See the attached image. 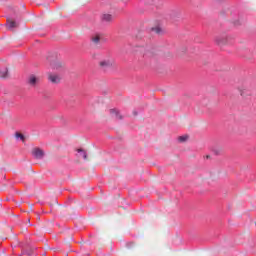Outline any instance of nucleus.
Listing matches in <instances>:
<instances>
[{"mask_svg": "<svg viewBox=\"0 0 256 256\" xmlns=\"http://www.w3.org/2000/svg\"><path fill=\"white\" fill-rule=\"evenodd\" d=\"M229 42V37L226 34H221L215 37V43L217 45H227Z\"/></svg>", "mask_w": 256, "mask_h": 256, "instance_id": "1", "label": "nucleus"}, {"mask_svg": "<svg viewBox=\"0 0 256 256\" xmlns=\"http://www.w3.org/2000/svg\"><path fill=\"white\" fill-rule=\"evenodd\" d=\"M32 155L35 159H43V157H45V152L43 151V149L35 147L32 150Z\"/></svg>", "mask_w": 256, "mask_h": 256, "instance_id": "2", "label": "nucleus"}, {"mask_svg": "<svg viewBox=\"0 0 256 256\" xmlns=\"http://www.w3.org/2000/svg\"><path fill=\"white\" fill-rule=\"evenodd\" d=\"M100 67H102V69H107L109 67H113V59L111 58H106L104 60H101L99 62Z\"/></svg>", "mask_w": 256, "mask_h": 256, "instance_id": "3", "label": "nucleus"}, {"mask_svg": "<svg viewBox=\"0 0 256 256\" xmlns=\"http://www.w3.org/2000/svg\"><path fill=\"white\" fill-rule=\"evenodd\" d=\"M48 79L51 81V83H59L61 81V76L56 73H49L48 74Z\"/></svg>", "mask_w": 256, "mask_h": 256, "instance_id": "4", "label": "nucleus"}, {"mask_svg": "<svg viewBox=\"0 0 256 256\" xmlns=\"http://www.w3.org/2000/svg\"><path fill=\"white\" fill-rule=\"evenodd\" d=\"M53 71H57L58 73H62L63 72V63L61 62H54L51 65Z\"/></svg>", "mask_w": 256, "mask_h": 256, "instance_id": "5", "label": "nucleus"}, {"mask_svg": "<svg viewBox=\"0 0 256 256\" xmlns=\"http://www.w3.org/2000/svg\"><path fill=\"white\" fill-rule=\"evenodd\" d=\"M28 83L29 85H32L33 87H35V85L39 83V78L35 75H30L28 78Z\"/></svg>", "mask_w": 256, "mask_h": 256, "instance_id": "6", "label": "nucleus"}, {"mask_svg": "<svg viewBox=\"0 0 256 256\" xmlns=\"http://www.w3.org/2000/svg\"><path fill=\"white\" fill-rule=\"evenodd\" d=\"M110 115H111V117H114V119H123V117L119 113V110H117L115 108L110 109Z\"/></svg>", "mask_w": 256, "mask_h": 256, "instance_id": "7", "label": "nucleus"}, {"mask_svg": "<svg viewBox=\"0 0 256 256\" xmlns=\"http://www.w3.org/2000/svg\"><path fill=\"white\" fill-rule=\"evenodd\" d=\"M6 27H7L8 29H15V28L17 27V22H15V20L8 19V20H7Z\"/></svg>", "mask_w": 256, "mask_h": 256, "instance_id": "8", "label": "nucleus"}, {"mask_svg": "<svg viewBox=\"0 0 256 256\" xmlns=\"http://www.w3.org/2000/svg\"><path fill=\"white\" fill-rule=\"evenodd\" d=\"M77 157L82 158V159H87V152L83 149H77Z\"/></svg>", "mask_w": 256, "mask_h": 256, "instance_id": "9", "label": "nucleus"}, {"mask_svg": "<svg viewBox=\"0 0 256 256\" xmlns=\"http://www.w3.org/2000/svg\"><path fill=\"white\" fill-rule=\"evenodd\" d=\"M91 41L95 44L99 43L101 41V34L92 35Z\"/></svg>", "mask_w": 256, "mask_h": 256, "instance_id": "10", "label": "nucleus"}, {"mask_svg": "<svg viewBox=\"0 0 256 256\" xmlns=\"http://www.w3.org/2000/svg\"><path fill=\"white\" fill-rule=\"evenodd\" d=\"M152 33H157V35H160V33H163V29H161V26H156L151 29Z\"/></svg>", "mask_w": 256, "mask_h": 256, "instance_id": "11", "label": "nucleus"}, {"mask_svg": "<svg viewBox=\"0 0 256 256\" xmlns=\"http://www.w3.org/2000/svg\"><path fill=\"white\" fill-rule=\"evenodd\" d=\"M179 143H185L186 141H189V135H182L178 137Z\"/></svg>", "mask_w": 256, "mask_h": 256, "instance_id": "12", "label": "nucleus"}, {"mask_svg": "<svg viewBox=\"0 0 256 256\" xmlns=\"http://www.w3.org/2000/svg\"><path fill=\"white\" fill-rule=\"evenodd\" d=\"M112 19H113V16H111L110 14H104L102 16L103 21H111Z\"/></svg>", "mask_w": 256, "mask_h": 256, "instance_id": "13", "label": "nucleus"}, {"mask_svg": "<svg viewBox=\"0 0 256 256\" xmlns=\"http://www.w3.org/2000/svg\"><path fill=\"white\" fill-rule=\"evenodd\" d=\"M16 139H20V141H25V136L19 132L16 133Z\"/></svg>", "mask_w": 256, "mask_h": 256, "instance_id": "14", "label": "nucleus"}, {"mask_svg": "<svg viewBox=\"0 0 256 256\" xmlns=\"http://www.w3.org/2000/svg\"><path fill=\"white\" fill-rule=\"evenodd\" d=\"M8 70L5 68L3 71H1V77L5 78L7 77Z\"/></svg>", "mask_w": 256, "mask_h": 256, "instance_id": "15", "label": "nucleus"}]
</instances>
